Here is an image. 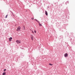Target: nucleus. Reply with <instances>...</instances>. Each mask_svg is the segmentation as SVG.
Segmentation results:
<instances>
[{"instance_id": "13", "label": "nucleus", "mask_w": 75, "mask_h": 75, "mask_svg": "<svg viewBox=\"0 0 75 75\" xmlns=\"http://www.w3.org/2000/svg\"><path fill=\"white\" fill-rule=\"evenodd\" d=\"M31 19H32V20H34V18H31Z\"/></svg>"}, {"instance_id": "3", "label": "nucleus", "mask_w": 75, "mask_h": 75, "mask_svg": "<svg viewBox=\"0 0 75 75\" xmlns=\"http://www.w3.org/2000/svg\"><path fill=\"white\" fill-rule=\"evenodd\" d=\"M64 55L65 57H67L68 55V54L67 53H66L64 54Z\"/></svg>"}, {"instance_id": "16", "label": "nucleus", "mask_w": 75, "mask_h": 75, "mask_svg": "<svg viewBox=\"0 0 75 75\" xmlns=\"http://www.w3.org/2000/svg\"><path fill=\"white\" fill-rule=\"evenodd\" d=\"M32 32L33 33H34V32H33V31H32Z\"/></svg>"}, {"instance_id": "14", "label": "nucleus", "mask_w": 75, "mask_h": 75, "mask_svg": "<svg viewBox=\"0 0 75 75\" xmlns=\"http://www.w3.org/2000/svg\"><path fill=\"white\" fill-rule=\"evenodd\" d=\"M35 33H36V31H35H35H34Z\"/></svg>"}, {"instance_id": "9", "label": "nucleus", "mask_w": 75, "mask_h": 75, "mask_svg": "<svg viewBox=\"0 0 75 75\" xmlns=\"http://www.w3.org/2000/svg\"><path fill=\"white\" fill-rule=\"evenodd\" d=\"M6 73H5V72H4V73L3 74V75H6Z\"/></svg>"}, {"instance_id": "1", "label": "nucleus", "mask_w": 75, "mask_h": 75, "mask_svg": "<svg viewBox=\"0 0 75 75\" xmlns=\"http://www.w3.org/2000/svg\"><path fill=\"white\" fill-rule=\"evenodd\" d=\"M31 38L32 40V41H33V40L34 39V36L33 35H31Z\"/></svg>"}, {"instance_id": "7", "label": "nucleus", "mask_w": 75, "mask_h": 75, "mask_svg": "<svg viewBox=\"0 0 75 75\" xmlns=\"http://www.w3.org/2000/svg\"><path fill=\"white\" fill-rule=\"evenodd\" d=\"M9 41H11V40H12V38L10 37V38H9Z\"/></svg>"}, {"instance_id": "4", "label": "nucleus", "mask_w": 75, "mask_h": 75, "mask_svg": "<svg viewBox=\"0 0 75 75\" xmlns=\"http://www.w3.org/2000/svg\"><path fill=\"white\" fill-rule=\"evenodd\" d=\"M16 42H17L18 43V44H19L20 43V41L19 40H16Z\"/></svg>"}, {"instance_id": "10", "label": "nucleus", "mask_w": 75, "mask_h": 75, "mask_svg": "<svg viewBox=\"0 0 75 75\" xmlns=\"http://www.w3.org/2000/svg\"><path fill=\"white\" fill-rule=\"evenodd\" d=\"M8 16V15H6V16L5 18H7Z\"/></svg>"}, {"instance_id": "5", "label": "nucleus", "mask_w": 75, "mask_h": 75, "mask_svg": "<svg viewBox=\"0 0 75 75\" xmlns=\"http://www.w3.org/2000/svg\"><path fill=\"white\" fill-rule=\"evenodd\" d=\"M45 14H46V16L48 15V13H47V11H45Z\"/></svg>"}, {"instance_id": "6", "label": "nucleus", "mask_w": 75, "mask_h": 75, "mask_svg": "<svg viewBox=\"0 0 75 75\" xmlns=\"http://www.w3.org/2000/svg\"><path fill=\"white\" fill-rule=\"evenodd\" d=\"M38 23H39V26H42V24H41L39 22Z\"/></svg>"}, {"instance_id": "15", "label": "nucleus", "mask_w": 75, "mask_h": 75, "mask_svg": "<svg viewBox=\"0 0 75 75\" xmlns=\"http://www.w3.org/2000/svg\"><path fill=\"white\" fill-rule=\"evenodd\" d=\"M4 71H6V69H4Z\"/></svg>"}, {"instance_id": "8", "label": "nucleus", "mask_w": 75, "mask_h": 75, "mask_svg": "<svg viewBox=\"0 0 75 75\" xmlns=\"http://www.w3.org/2000/svg\"><path fill=\"white\" fill-rule=\"evenodd\" d=\"M34 20L35 21H37V22H38V23H39V21H38V20H37L36 19H35Z\"/></svg>"}, {"instance_id": "12", "label": "nucleus", "mask_w": 75, "mask_h": 75, "mask_svg": "<svg viewBox=\"0 0 75 75\" xmlns=\"http://www.w3.org/2000/svg\"><path fill=\"white\" fill-rule=\"evenodd\" d=\"M23 30H25V27L23 26Z\"/></svg>"}, {"instance_id": "11", "label": "nucleus", "mask_w": 75, "mask_h": 75, "mask_svg": "<svg viewBox=\"0 0 75 75\" xmlns=\"http://www.w3.org/2000/svg\"><path fill=\"white\" fill-rule=\"evenodd\" d=\"M49 65H51V66H52V64H51L50 63L49 64Z\"/></svg>"}, {"instance_id": "2", "label": "nucleus", "mask_w": 75, "mask_h": 75, "mask_svg": "<svg viewBox=\"0 0 75 75\" xmlns=\"http://www.w3.org/2000/svg\"><path fill=\"white\" fill-rule=\"evenodd\" d=\"M17 29L16 30L17 31H20L21 27H20V26H19L18 28H17Z\"/></svg>"}]
</instances>
